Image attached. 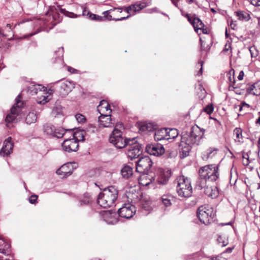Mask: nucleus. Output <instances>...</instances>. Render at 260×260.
<instances>
[{
  "instance_id": "1",
  "label": "nucleus",
  "mask_w": 260,
  "mask_h": 260,
  "mask_svg": "<svg viewBox=\"0 0 260 260\" xmlns=\"http://www.w3.org/2000/svg\"><path fill=\"white\" fill-rule=\"evenodd\" d=\"M204 132V129H202L196 125L191 127L190 132H183L182 133L179 144L181 157L184 158L189 155L192 145H199Z\"/></svg>"
},
{
  "instance_id": "2",
  "label": "nucleus",
  "mask_w": 260,
  "mask_h": 260,
  "mask_svg": "<svg viewBox=\"0 0 260 260\" xmlns=\"http://www.w3.org/2000/svg\"><path fill=\"white\" fill-rule=\"evenodd\" d=\"M118 194V191L115 186H109L99 194L97 199L98 204L104 208L111 207L116 200Z\"/></svg>"
},
{
  "instance_id": "3",
  "label": "nucleus",
  "mask_w": 260,
  "mask_h": 260,
  "mask_svg": "<svg viewBox=\"0 0 260 260\" xmlns=\"http://www.w3.org/2000/svg\"><path fill=\"white\" fill-rule=\"evenodd\" d=\"M122 129H123V124L121 123H117L109 137L110 143L118 149L126 147L130 140L122 137Z\"/></svg>"
},
{
  "instance_id": "4",
  "label": "nucleus",
  "mask_w": 260,
  "mask_h": 260,
  "mask_svg": "<svg viewBox=\"0 0 260 260\" xmlns=\"http://www.w3.org/2000/svg\"><path fill=\"white\" fill-rule=\"evenodd\" d=\"M176 182V190L180 197L188 198L191 196L192 189L189 178L184 175H180L177 178Z\"/></svg>"
},
{
  "instance_id": "5",
  "label": "nucleus",
  "mask_w": 260,
  "mask_h": 260,
  "mask_svg": "<svg viewBox=\"0 0 260 260\" xmlns=\"http://www.w3.org/2000/svg\"><path fill=\"white\" fill-rule=\"evenodd\" d=\"M218 167L214 165H206L201 168L199 173L202 179L205 181H216L219 176Z\"/></svg>"
},
{
  "instance_id": "6",
  "label": "nucleus",
  "mask_w": 260,
  "mask_h": 260,
  "mask_svg": "<svg viewBox=\"0 0 260 260\" xmlns=\"http://www.w3.org/2000/svg\"><path fill=\"white\" fill-rule=\"evenodd\" d=\"M197 216L202 223L207 225L213 220L214 213L212 208L201 206L198 209Z\"/></svg>"
},
{
  "instance_id": "7",
  "label": "nucleus",
  "mask_w": 260,
  "mask_h": 260,
  "mask_svg": "<svg viewBox=\"0 0 260 260\" xmlns=\"http://www.w3.org/2000/svg\"><path fill=\"white\" fill-rule=\"evenodd\" d=\"M126 149L127 156L131 160L138 158L142 153L141 146L136 143L135 138L129 140Z\"/></svg>"
},
{
  "instance_id": "8",
  "label": "nucleus",
  "mask_w": 260,
  "mask_h": 260,
  "mask_svg": "<svg viewBox=\"0 0 260 260\" xmlns=\"http://www.w3.org/2000/svg\"><path fill=\"white\" fill-rule=\"evenodd\" d=\"M21 95H18L16 98V103L10 110V112L6 117V121L8 123L13 122L21 111V108L23 106V102L21 101Z\"/></svg>"
},
{
  "instance_id": "9",
  "label": "nucleus",
  "mask_w": 260,
  "mask_h": 260,
  "mask_svg": "<svg viewBox=\"0 0 260 260\" xmlns=\"http://www.w3.org/2000/svg\"><path fill=\"white\" fill-rule=\"evenodd\" d=\"M116 9H110L108 11H106L103 13V14L104 15L103 17L97 15L95 14H92L90 12H88L87 15L89 16V18H90L92 20H97L99 21H102L105 19H107L109 21L111 20H114L116 21H121L123 20H125L129 18V16H127L126 17H118V18H112V15L110 14L112 13L113 11H114Z\"/></svg>"
},
{
  "instance_id": "10",
  "label": "nucleus",
  "mask_w": 260,
  "mask_h": 260,
  "mask_svg": "<svg viewBox=\"0 0 260 260\" xmlns=\"http://www.w3.org/2000/svg\"><path fill=\"white\" fill-rule=\"evenodd\" d=\"M153 162L148 156L141 157L136 161V171L140 173H148Z\"/></svg>"
},
{
  "instance_id": "11",
  "label": "nucleus",
  "mask_w": 260,
  "mask_h": 260,
  "mask_svg": "<svg viewBox=\"0 0 260 260\" xmlns=\"http://www.w3.org/2000/svg\"><path fill=\"white\" fill-rule=\"evenodd\" d=\"M136 211L135 207L134 205L129 203L124 204L118 210V214L121 217L129 219L133 216Z\"/></svg>"
},
{
  "instance_id": "12",
  "label": "nucleus",
  "mask_w": 260,
  "mask_h": 260,
  "mask_svg": "<svg viewBox=\"0 0 260 260\" xmlns=\"http://www.w3.org/2000/svg\"><path fill=\"white\" fill-rule=\"evenodd\" d=\"M43 131L48 135L52 136L57 138H60L64 134V131L62 128H56L53 125L46 123L43 126Z\"/></svg>"
},
{
  "instance_id": "13",
  "label": "nucleus",
  "mask_w": 260,
  "mask_h": 260,
  "mask_svg": "<svg viewBox=\"0 0 260 260\" xmlns=\"http://www.w3.org/2000/svg\"><path fill=\"white\" fill-rule=\"evenodd\" d=\"M145 149L148 154L156 156H160L165 152L164 147L160 144H148Z\"/></svg>"
},
{
  "instance_id": "14",
  "label": "nucleus",
  "mask_w": 260,
  "mask_h": 260,
  "mask_svg": "<svg viewBox=\"0 0 260 260\" xmlns=\"http://www.w3.org/2000/svg\"><path fill=\"white\" fill-rule=\"evenodd\" d=\"M111 112L101 114L99 117L100 125L104 127H112L114 125L115 119L111 118Z\"/></svg>"
},
{
  "instance_id": "15",
  "label": "nucleus",
  "mask_w": 260,
  "mask_h": 260,
  "mask_svg": "<svg viewBox=\"0 0 260 260\" xmlns=\"http://www.w3.org/2000/svg\"><path fill=\"white\" fill-rule=\"evenodd\" d=\"M79 145L75 139H68L65 140L62 143V149L66 152H71L76 151L78 149Z\"/></svg>"
},
{
  "instance_id": "16",
  "label": "nucleus",
  "mask_w": 260,
  "mask_h": 260,
  "mask_svg": "<svg viewBox=\"0 0 260 260\" xmlns=\"http://www.w3.org/2000/svg\"><path fill=\"white\" fill-rule=\"evenodd\" d=\"M74 88L72 82L66 80L60 83L59 93L62 97L67 96Z\"/></svg>"
},
{
  "instance_id": "17",
  "label": "nucleus",
  "mask_w": 260,
  "mask_h": 260,
  "mask_svg": "<svg viewBox=\"0 0 260 260\" xmlns=\"http://www.w3.org/2000/svg\"><path fill=\"white\" fill-rule=\"evenodd\" d=\"M11 137H9L4 142V145L0 151V155L1 156H7L12 152L13 144L11 142Z\"/></svg>"
},
{
  "instance_id": "18",
  "label": "nucleus",
  "mask_w": 260,
  "mask_h": 260,
  "mask_svg": "<svg viewBox=\"0 0 260 260\" xmlns=\"http://www.w3.org/2000/svg\"><path fill=\"white\" fill-rule=\"evenodd\" d=\"M104 220L108 224H113L118 221V215L115 212L108 210L105 211L103 214Z\"/></svg>"
},
{
  "instance_id": "19",
  "label": "nucleus",
  "mask_w": 260,
  "mask_h": 260,
  "mask_svg": "<svg viewBox=\"0 0 260 260\" xmlns=\"http://www.w3.org/2000/svg\"><path fill=\"white\" fill-rule=\"evenodd\" d=\"M147 6V5L146 2H142L139 4L136 3L129 6L125 9V10L127 13L129 14V15H128L129 17L131 15H134L136 12L146 8Z\"/></svg>"
},
{
  "instance_id": "20",
  "label": "nucleus",
  "mask_w": 260,
  "mask_h": 260,
  "mask_svg": "<svg viewBox=\"0 0 260 260\" xmlns=\"http://www.w3.org/2000/svg\"><path fill=\"white\" fill-rule=\"evenodd\" d=\"M72 173V165L71 163H67L62 165L56 171V174L61 176L62 177H67Z\"/></svg>"
},
{
  "instance_id": "21",
  "label": "nucleus",
  "mask_w": 260,
  "mask_h": 260,
  "mask_svg": "<svg viewBox=\"0 0 260 260\" xmlns=\"http://www.w3.org/2000/svg\"><path fill=\"white\" fill-rule=\"evenodd\" d=\"M186 17L189 22L193 25L194 30L197 32H198L199 30H201L204 27V23L198 17H196L194 16L190 17L188 14H186Z\"/></svg>"
},
{
  "instance_id": "22",
  "label": "nucleus",
  "mask_w": 260,
  "mask_h": 260,
  "mask_svg": "<svg viewBox=\"0 0 260 260\" xmlns=\"http://www.w3.org/2000/svg\"><path fill=\"white\" fill-rule=\"evenodd\" d=\"M148 173H142L139 178V182L140 184L143 186H147L154 180V176L149 175Z\"/></svg>"
},
{
  "instance_id": "23",
  "label": "nucleus",
  "mask_w": 260,
  "mask_h": 260,
  "mask_svg": "<svg viewBox=\"0 0 260 260\" xmlns=\"http://www.w3.org/2000/svg\"><path fill=\"white\" fill-rule=\"evenodd\" d=\"M218 151V149L215 147H210L203 152L202 157L204 160L212 158L216 155Z\"/></svg>"
},
{
  "instance_id": "24",
  "label": "nucleus",
  "mask_w": 260,
  "mask_h": 260,
  "mask_svg": "<svg viewBox=\"0 0 260 260\" xmlns=\"http://www.w3.org/2000/svg\"><path fill=\"white\" fill-rule=\"evenodd\" d=\"M171 176V171L170 170H162L160 172L158 177V182L162 184H165L169 180Z\"/></svg>"
},
{
  "instance_id": "25",
  "label": "nucleus",
  "mask_w": 260,
  "mask_h": 260,
  "mask_svg": "<svg viewBox=\"0 0 260 260\" xmlns=\"http://www.w3.org/2000/svg\"><path fill=\"white\" fill-rule=\"evenodd\" d=\"M247 92L254 95H260V81L250 85L247 88Z\"/></svg>"
},
{
  "instance_id": "26",
  "label": "nucleus",
  "mask_w": 260,
  "mask_h": 260,
  "mask_svg": "<svg viewBox=\"0 0 260 260\" xmlns=\"http://www.w3.org/2000/svg\"><path fill=\"white\" fill-rule=\"evenodd\" d=\"M98 111L101 114L111 112L110 105L106 100H102L100 102V105L98 107Z\"/></svg>"
},
{
  "instance_id": "27",
  "label": "nucleus",
  "mask_w": 260,
  "mask_h": 260,
  "mask_svg": "<svg viewBox=\"0 0 260 260\" xmlns=\"http://www.w3.org/2000/svg\"><path fill=\"white\" fill-rule=\"evenodd\" d=\"M156 141H161L167 139V128H161L156 130L154 135Z\"/></svg>"
},
{
  "instance_id": "28",
  "label": "nucleus",
  "mask_w": 260,
  "mask_h": 260,
  "mask_svg": "<svg viewBox=\"0 0 260 260\" xmlns=\"http://www.w3.org/2000/svg\"><path fill=\"white\" fill-rule=\"evenodd\" d=\"M46 90V87L40 84L32 85L28 87V91L32 95L36 94L39 92H45Z\"/></svg>"
},
{
  "instance_id": "29",
  "label": "nucleus",
  "mask_w": 260,
  "mask_h": 260,
  "mask_svg": "<svg viewBox=\"0 0 260 260\" xmlns=\"http://www.w3.org/2000/svg\"><path fill=\"white\" fill-rule=\"evenodd\" d=\"M204 193L212 198H216L218 196V191L216 187L205 186Z\"/></svg>"
},
{
  "instance_id": "30",
  "label": "nucleus",
  "mask_w": 260,
  "mask_h": 260,
  "mask_svg": "<svg viewBox=\"0 0 260 260\" xmlns=\"http://www.w3.org/2000/svg\"><path fill=\"white\" fill-rule=\"evenodd\" d=\"M10 247L11 245L9 243L0 239V253L7 255H9L10 254Z\"/></svg>"
},
{
  "instance_id": "31",
  "label": "nucleus",
  "mask_w": 260,
  "mask_h": 260,
  "mask_svg": "<svg viewBox=\"0 0 260 260\" xmlns=\"http://www.w3.org/2000/svg\"><path fill=\"white\" fill-rule=\"evenodd\" d=\"M155 129V125L150 122H143L140 125V131L143 132H151Z\"/></svg>"
},
{
  "instance_id": "32",
  "label": "nucleus",
  "mask_w": 260,
  "mask_h": 260,
  "mask_svg": "<svg viewBox=\"0 0 260 260\" xmlns=\"http://www.w3.org/2000/svg\"><path fill=\"white\" fill-rule=\"evenodd\" d=\"M121 174L125 179H128L133 174V169L129 166H125L121 170Z\"/></svg>"
},
{
  "instance_id": "33",
  "label": "nucleus",
  "mask_w": 260,
  "mask_h": 260,
  "mask_svg": "<svg viewBox=\"0 0 260 260\" xmlns=\"http://www.w3.org/2000/svg\"><path fill=\"white\" fill-rule=\"evenodd\" d=\"M37 119V116L35 111H31L28 113L27 115L25 121L26 123L30 124L31 123L36 122Z\"/></svg>"
},
{
  "instance_id": "34",
  "label": "nucleus",
  "mask_w": 260,
  "mask_h": 260,
  "mask_svg": "<svg viewBox=\"0 0 260 260\" xmlns=\"http://www.w3.org/2000/svg\"><path fill=\"white\" fill-rule=\"evenodd\" d=\"M236 16L240 20L247 21L250 19V16L247 12L243 11H238L236 12Z\"/></svg>"
},
{
  "instance_id": "35",
  "label": "nucleus",
  "mask_w": 260,
  "mask_h": 260,
  "mask_svg": "<svg viewBox=\"0 0 260 260\" xmlns=\"http://www.w3.org/2000/svg\"><path fill=\"white\" fill-rule=\"evenodd\" d=\"M167 140L174 139L178 135V131L175 128H167Z\"/></svg>"
},
{
  "instance_id": "36",
  "label": "nucleus",
  "mask_w": 260,
  "mask_h": 260,
  "mask_svg": "<svg viewBox=\"0 0 260 260\" xmlns=\"http://www.w3.org/2000/svg\"><path fill=\"white\" fill-rule=\"evenodd\" d=\"M85 132L84 131H77L74 133L73 138L77 140V142L83 141L84 140V135Z\"/></svg>"
},
{
  "instance_id": "37",
  "label": "nucleus",
  "mask_w": 260,
  "mask_h": 260,
  "mask_svg": "<svg viewBox=\"0 0 260 260\" xmlns=\"http://www.w3.org/2000/svg\"><path fill=\"white\" fill-rule=\"evenodd\" d=\"M63 47L59 48L57 50V51H55L54 52V55H55L56 56L55 57V62L58 60L60 62L62 61V57H63Z\"/></svg>"
},
{
  "instance_id": "38",
  "label": "nucleus",
  "mask_w": 260,
  "mask_h": 260,
  "mask_svg": "<svg viewBox=\"0 0 260 260\" xmlns=\"http://www.w3.org/2000/svg\"><path fill=\"white\" fill-rule=\"evenodd\" d=\"M242 131L240 128H236L234 131V135L236 136L235 140L237 142H241L243 137L242 134Z\"/></svg>"
},
{
  "instance_id": "39",
  "label": "nucleus",
  "mask_w": 260,
  "mask_h": 260,
  "mask_svg": "<svg viewBox=\"0 0 260 260\" xmlns=\"http://www.w3.org/2000/svg\"><path fill=\"white\" fill-rule=\"evenodd\" d=\"M90 202H91V199L90 198V196L87 193L85 194L83 199L81 200L80 201L81 205H87L89 204Z\"/></svg>"
},
{
  "instance_id": "40",
  "label": "nucleus",
  "mask_w": 260,
  "mask_h": 260,
  "mask_svg": "<svg viewBox=\"0 0 260 260\" xmlns=\"http://www.w3.org/2000/svg\"><path fill=\"white\" fill-rule=\"evenodd\" d=\"M76 119L79 123H83L85 121V117L80 114H77L75 115Z\"/></svg>"
},
{
  "instance_id": "41",
  "label": "nucleus",
  "mask_w": 260,
  "mask_h": 260,
  "mask_svg": "<svg viewBox=\"0 0 260 260\" xmlns=\"http://www.w3.org/2000/svg\"><path fill=\"white\" fill-rule=\"evenodd\" d=\"M162 202L166 207L169 206L171 204V200L166 196H164L162 197Z\"/></svg>"
},
{
  "instance_id": "42",
  "label": "nucleus",
  "mask_w": 260,
  "mask_h": 260,
  "mask_svg": "<svg viewBox=\"0 0 260 260\" xmlns=\"http://www.w3.org/2000/svg\"><path fill=\"white\" fill-rule=\"evenodd\" d=\"M249 50L252 57H256L257 55V51L254 46L249 47Z\"/></svg>"
},
{
  "instance_id": "43",
  "label": "nucleus",
  "mask_w": 260,
  "mask_h": 260,
  "mask_svg": "<svg viewBox=\"0 0 260 260\" xmlns=\"http://www.w3.org/2000/svg\"><path fill=\"white\" fill-rule=\"evenodd\" d=\"M205 112L209 114H211L213 111V107L212 105H207L204 109Z\"/></svg>"
},
{
  "instance_id": "44",
  "label": "nucleus",
  "mask_w": 260,
  "mask_h": 260,
  "mask_svg": "<svg viewBox=\"0 0 260 260\" xmlns=\"http://www.w3.org/2000/svg\"><path fill=\"white\" fill-rule=\"evenodd\" d=\"M217 241L219 243L221 244V246H225L228 244V241L226 240H223V238L221 236L218 237L217 239Z\"/></svg>"
},
{
  "instance_id": "45",
  "label": "nucleus",
  "mask_w": 260,
  "mask_h": 260,
  "mask_svg": "<svg viewBox=\"0 0 260 260\" xmlns=\"http://www.w3.org/2000/svg\"><path fill=\"white\" fill-rule=\"evenodd\" d=\"M251 4L254 6H260V0H247Z\"/></svg>"
},
{
  "instance_id": "46",
  "label": "nucleus",
  "mask_w": 260,
  "mask_h": 260,
  "mask_svg": "<svg viewBox=\"0 0 260 260\" xmlns=\"http://www.w3.org/2000/svg\"><path fill=\"white\" fill-rule=\"evenodd\" d=\"M38 199V196L37 195H32L30 197L29 199V202L31 204H35L36 200Z\"/></svg>"
},
{
  "instance_id": "47",
  "label": "nucleus",
  "mask_w": 260,
  "mask_h": 260,
  "mask_svg": "<svg viewBox=\"0 0 260 260\" xmlns=\"http://www.w3.org/2000/svg\"><path fill=\"white\" fill-rule=\"evenodd\" d=\"M43 99L42 100H38L37 102L40 104H45L47 102H48V96L47 95H43Z\"/></svg>"
},
{
  "instance_id": "48",
  "label": "nucleus",
  "mask_w": 260,
  "mask_h": 260,
  "mask_svg": "<svg viewBox=\"0 0 260 260\" xmlns=\"http://www.w3.org/2000/svg\"><path fill=\"white\" fill-rule=\"evenodd\" d=\"M231 44L230 43H226L225 45V46H224V49H223V51L224 52H226V51H229L231 49Z\"/></svg>"
},
{
  "instance_id": "49",
  "label": "nucleus",
  "mask_w": 260,
  "mask_h": 260,
  "mask_svg": "<svg viewBox=\"0 0 260 260\" xmlns=\"http://www.w3.org/2000/svg\"><path fill=\"white\" fill-rule=\"evenodd\" d=\"M249 107V105L243 102L242 103V105L240 106L239 110L241 111L244 107H246V108H248Z\"/></svg>"
},
{
  "instance_id": "50",
  "label": "nucleus",
  "mask_w": 260,
  "mask_h": 260,
  "mask_svg": "<svg viewBox=\"0 0 260 260\" xmlns=\"http://www.w3.org/2000/svg\"><path fill=\"white\" fill-rule=\"evenodd\" d=\"M244 75L243 71H241L238 76V79L239 80H242L243 79Z\"/></svg>"
},
{
  "instance_id": "51",
  "label": "nucleus",
  "mask_w": 260,
  "mask_h": 260,
  "mask_svg": "<svg viewBox=\"0 0 260 260\" xmlns=\"http://www.w3.org/2000/svg\"><path fill=\"white\" fill-rule=\"evenodd\" d=\"M115 9H115L114 11H113V12H112V13H111V14H110L111 15H112V16H116V14H113V12H114L115 10H117V12H118V13H121V12H122V9H121V8H115Z\"/></svg>"
},
{
  "instance_id": "52",
  "label": "nucleus",
  "mask_w": 260,
  "mask_h": 260,
  "mask_svg": "<svg viewBox=\"0 0 260 260\" xmlns=\"http://www.w3.org/2000/svg\"><path fill=\"white\" fill-rule=\"evenodd\" d=\"M172 3L174 5V6L178 8V9H180V8L178 6V0H171Z\"/></svg>"
},
{
  "instance_id": "53",
  "label": "nucleus",
  "mask_w": 260,
  "mask_h": 260,
  "mask_svg": "<svg viewBox=\"0 0 260 260\" xmlns=\"http://www.w3.org/2000/svg\"><path fill=\"white\" fill-rule=\"evenodd\" d=\"M200 63H201V67L200 71L198 72V74H197V75H199V76L201 75L202 74V66H203V62L201 61L200 62Z\"/></svg>"
},
{
  "instance_id": "54",
  "label": "nucleus",
  "mask_w": 260,
  "mask_h": 260,
  "mask_svg": "<svg viewBox=\"0 0 260 260\" xmlns=\"http://www.w3.org/2000/svg\"><path fill=\"white\" fill-rule=\"evenodd\" d=\"M229 81L231 83H234L235 80H234V76H232L231 75H230L229 77Z\"/></svg>"
},
{
  "instance_id": "55",
  "label": "nucleus",
  "mask_w": 260,
  "mask_h": 260,
  "mask_svg": "<svg viewBox=\"0 0 260 260\" xmlns=\"http://www.w3.org/2000/svg\"><path fill=\"white\" fill-rule=\"evenodd\" d=\"M243 158H246V159H247V162L245 164V165H248V164L249 163V160H248L249 157H248V154H246L245 155H243Z\"/></svg>"
},
{
  "instance_id": "56",
  "label": "nucleus",
  "mask_w": 260,
  "mask_h": 260,
  "mask_svg": "<svg viewBox=\"0 0 260 260\" xmlns=\"http://www.w3.org/2000/svg\"><path fill=\"white\" fill-rule=\"evenodd\" d=\"M202 31L204 34H208V30L207 28H204L203 27V28L201 29Z\"/></svg>"
},
{
  "instance_id": "57",
  "label": "nucleus",
  "mask_w": 260,
  "mask_h": 260,
  "mask_svg": "<svg viewBox=\"0 0 260 260\" xmlns=\"http://www.w3.org/2000/svg\"><path fill=\"white\" fill-rule=\"evenodd\" d=\"M68 71L71 73H74V71H76V70L71 67H69L68 69Z\"/></svg>"
},
{
  "instance_id": "58",
  "label": "nucleus",
  "mask_w": 260,
  "mask_h": 260,
  "mask_svg": "<svg viewBox=\"0 0 260 260\" xmlns=\"http://www.w3.org/2000/svg\"><path fill=\"white\" fill-rule=\"evenodd\" d=\"M233 249V248H228L226 249L225 252H228V253H230L232 252Z\"/></svg>"
},
{
  "instance_id": "59",
  "label": "nucleus",
  "mask_w": 260,
  "mask_h": 260,
  "mask_svg": "<svg viewBox=\"0 0 260 260\" xmlns=\"http://www.w3.org/2000/svg\"><path fill=\"white\" fill-rule=\"evenodd\" d=\"M259 114V117L256 121V123L260 125V112L258 113Z\"/></svg>"
},
{
  "instance_id": "60",
  "label": "nucleus",
  "mask_w": 260,
  "mask_h": 260,
  "mask_svg": "<svg viewBox=\"0 0 260 260\" xmlns=\"http://www.w3.org/2000/svg\"><path fill=\"white\" fill-rule=\"evenodd\" d=\"M186 1L188 4H191L193 3L194 0H186Z\"/></svg>"
},
{
  "instance_id": "61",
  "label": "nucleus",
  "mask_w": 260,
  "mask_h": 260,
  "mask_svg": "<svg viewBox=\"0 0 260 260\" xmlns=\"http://www.w3.org/2000/svg\"><path fill=\"white\" fill-rule=\"evenodd\" d=\"M6 27H7V28H8L9 29H12V26H11V24H7Z\"/></svg>"
},
{
  "instance_id": "62",
  "label": "nucleus",
  "mask_w": 260,
  "mask_h": 260,
  "mask_svg": "<svg viewBox=\"0 0 260 260\" xmlns=\"http://www.w3.org/2000/svg\"><path fill=\"white\" fill-rule=\"evenodd\" d=\"M70 17H77V15L74 14V13H71V15L70 16Z\"/></svg>"
},
{
  "instance_id": "63",
  "label": "nucleus",
  "mask_w": 260,
  "mask_h": 260,
  "mask_svg": "<svg viewBox=\"0 0 260 260\" xmlns=\"http://www.w3.org/2000/svg\"><path fill=\"white\" fill-rule=\"evenodd\" d=\"M85 12H86L85 9H84V10H83L82 15H86V14H85Z\"/></svg>"
},
{
  "instance_id": "64",
  "label": "nucleus",
  "mask_w": 260,
  "mask_h": 260,
  "mask_svg": "<svg viewBox=\"0 0 260 260\" xmlns=\"http://www.w3.org/2000/svg\"><path fill=\"white\" fill-rule=\"evenodd\" d=\"M258 25L259 27L260 28V19L258 20Z\"/></svg>"
}]
</instances>
